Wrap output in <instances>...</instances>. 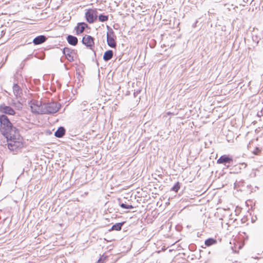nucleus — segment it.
<instances>
[{
	"mask_svg": "<svg viewBox=\"0 0 263 263\" xmlns=\"http://www.w3.org/2000/svg\"><path fill=\"white\" fill-rule=\"evenodd\" d=\"M5 137L7 139L8 147L10 151L15 153L23 147V138L18 131L9 134Z\"/></svg>",
	"mask_w": 263,
	"mask_h": 263,
	"instance_id": "1",
	"label": "nucleus"
},
{
	"mask_svg": "<svg viewBox=\"0 0 263 263\" xmlns=\"http://www.w3.org/2000/svg\"><path fill=\"white\" fill-rule=\"evenodd\" d=\"M0 129L5 136L17 131L15 127L12 126L11 123L5 115L0 116Z\"/></svg>",
	"mask_w": 263,
	"mask_h": 263,
	"instance_id": "2",
	"label": "nucleus"
},
{
	"mask_svg": "<svg viewBox=\"0 0 263 263\" xmlns=\"http://www.w3.org/2000/svg\"><path fill=\"white\" fill-rule=\"evenodd\" d=\"M60 105L56 102H50L43 104V114L57 112L60 108Z\"/></svg>",
	"mask_w": 263,
	"mask_h": 263,
	"instance_id": "3",
	"label": "nucleus"
},
{
	"mask_svg": "<svg viewBox=\"0 0 263 263\" xmlns=\"http://www.w3.org/2000/svg\"><path fill=\"white\" fill-rule=\"evenodd\" d=\"M108 31L107 32V43L108 45L111 48H115L117 46L115 40L116 36L113 30L109 26H107Z\"/></svg>",
	"mask_w": 263,
	"mask_h": 263,
	"instance_id": "4",
	"label": "nucleus"
},
{
	"mask_svg": "<svg viewBox=\"0 0 263 263\" xmlns=\"http://www.w3.org/2000/svg\"><path fill=\"white\" fill-rule=\"evenodd\" d=\"M30 107L32 112L36 114H43V104L40 101H32L30 103Z\"/></svg>",
	"mask_w": 263,
	"mask_h": 263,
	"instance_id": "5",
	"label": "nucleus"
},
{
	"mask_svg": "<svg viewBox=\"0 0 263 263\" xmlns=\"http://www.w3.org/2000/svg\"><path fill=\"white\" fill-rule=\"evenodd\" d=\"M98 12L96 9H88L85 13V18L87 22L91 24L97 20Z\"/></svg>",
	"mask_w": 263,
	"mask_h": 263,
	"instance_id": "6",
	"label": "nucleus"
},
{
	"mask_svg": "<svg viewBox=\"0 0 263 263\" xmlns=\"http://www.w3.org/2000/svg\"><path fill=\"white\" fill-rule=\"evenodd\" d=\"M82 42L87 47L91 48L94 46V39L90 35H85L83 37Z\"/></svg>",
	"mask_w": 263,
	"mask_h": 263,
	"instance_id": "7",
	"label": "nucleus"
},
{
	"mask_svg": "<svg viewBox=\"0 0 263 263\" xmlns=\"http://www.w3.org/2000/svg\"><path fill=\"white\" fill-rule=\"evenodd\" d=\"M0 111L2 113L13 115L15 114L14 110L10 106L2 104L0 105Z\"/></svg>",
	"mask_w": 263,
	"mask_h": 263,
	"instance_id": "8",
	"label": "nucleus"
},
{
	"mask_svg": "<svg viewBox=\"0 0 263 263\" xmlns=\"http://www.w3.org/2000/svg\"><path fill=\"white\" fill-rule=\"evenodd\" d=\"M233 159L231 157L227 155H223L217 160V163L226 165V163H231Z\"/></svg>",
	"mask_w": 263,
	"mask_h": 263,
	"instance_id": "9",
	"label": "nucleus"
},
{
	"mask_svg": "<svg viewBox=\"0 0 263 263\" xmlns=\"http://www.w3.org/2000/svg\"><path fill=\"white\" fill-rule=\"evenodd\" d=\"M88 27V25L84 23H79L77 26L75 27V30L76 31L77 34H79L83 32L85 29Z\"/></svg>",
	"mask_w": 263,
	"mask_h": 263,
	"instance_id": "10",
	"label": "nucleus"
},
{
	"mask_svg": "<svg viewBox=\"0 0 263 263\" xmlns=\"http://www.w3.org/2000/svg\"><path fill=\"white\" fill-rule=\"evenodd\" d=\"M63 53L68 61H73V55L74 53L73 51L68 48L65 47L63 49Z\"/></svg>",
	"mask_w": 263,
	"mask_h": 263,
	"instance_id": "11",
	"label": "nucleus"
},
{
	"mask_svg": "<svg viewBox=\"0 0 263 263\" xmlns=\"http://www.w3.org/2000/svg\"><path fill=\"white\" fill-rule=\"evenodd\" d=\"M46 39L47 38L45 35H39L33 39V43L35 45H40L45 42Z\"/></svg>",
	"mask_w": 263,
	"mask_h": 263,
	"instance_id": "12",
	"label": "nucleus"
},
{
	"mask_svg": "<svg viewBox=\"0 0 263 263\" xmlns=\"http://www.w3.org/2000/svg\"><path fill=\"white\" fill-rule=\"evenodd\" d=\"M67 41L68 43L72 46H76L78 44V39L73 35H68L67 37Z\"/></svg>",
	"mask_w": 263,
	"mask_h": 263,
	"instance_id": "13",
	"label": "nucleus"
},
{
	"mask_svg": "<svg viewBox=\"0 0 263 263\" xmlns=\"http://www.w3.org/2000/svg\"><path fill=\"white\" fill-rule=\"evenodd\" d=\"M13 93L16 97L21 96L22 94V90L20 87L17 85L14 84L13 87Z\"/></svg>",
	"mask_w": 263,
	"mask_h": 263,
	"instance_id": "14",
	"label": "nucleus"
},
{
	"mask_svg": "<svg viewBox=\"0 0 263 263\" xmlns=\"http://www.w3.org/2000/svg\"><path fill=\"white\" fill-rule=\"evenodd\" d=\"M65 130L63 127H59L58 130L55 132L54 135L57 137L61 138L65 134Z\"/></svg>",
	"mask_w": 263,
	"mask_h": 263,
	"instance_id": "15",
	"label": "nucleus"
},
{
	"mask_svg": "<svg viewBox=\"0 0 263 263\" xmlns=\"http://www.w3.org/2000/svg\"><path fill=\"white\" fill-rule=\"evenodd\" d=\"M113 56V51L109 50L106 51L104 54L103 59L105 61H107L110 60Z\"/></svg>",
	"mask_w": 263,
	"mask_h": 263,
	"instance_id": "16",
	"label": "nucleus"
},
{
	"mask_svg": "<svg viewBox=\"0 0 263 263\" xmlns=\"http://www.w3.org/2000/svg\"><path fill=\"white\" fill-rule=\"evenodd\" d=\"M216 240L213 238H209L205 241V245L209 247L216 243Z\"/></svg>",
	"mask_w": 263,
	"mask_h": 263,
	"instance_id": "17",
	"label": "nucleus"
},
{
	"mask_svg": "<svg viewBox=\"0 0 263 263\" xmlns=\"http://www.w3.org/2000/svg\"><path fill=\"white\" fill-rule=\"evenodd\" d=\"M123 225V223H117L112 226L111 227V230H116L119 231L121 229L122 226Z\"/></svg>",
	"mask_w": 263,
	"mask_h": 263,
	"instance_id": "18",
	"label": "nucleus"
},
{
	"mask_svg": "<svg viewBox=\"0 0 263 263\" xmlns=\"http://www.w3.org/2000/svg\"><path fill=\"white\" fill-rule=\"evenodd\" d=\"M98 19L100 22H104L108 20V15H105L104 14H101L100 15H99Z\"/></svg>",
	"mask_w": 263,
	"mask_h": 263,
	"instance_id": "19",
	"label": "nucleus"
},
{
	"mask_svg": "<svg viewBox=\"0 0 263 263\" xmlns=\"http://www.w3.org/2000/svg\"><path fill=\"white\" fill-rule=\"evenodd\" d=\"M180 189V183L179 182H177L175 185L172 187V190L175 191V192H178L179 189Z\"/></svg>",
	"mask_w": 263,
	"mask_h": 263,
	"instance_id": "20",
	"label": "nucleus"
},
{
	"mask_svg": "<svg viewBox=\"0 0 263 263\" xmlns=\"http://www.w3.org/2000/svg\"><path fill=\"white\" fill-rule=\"evenodd\" d=\"M120 206L122 208L126 209H132L134 208V206H132V205H128V204H126L124 203L121 204Z\"/></svg>",
	"mask_w": 263,
	"mask_h": 263,
	"instance_id": "21",
	"label": "nucleus"
},
{
	"mask_svg": "<svg viewBox=\"0 0 263 263\" xmlns=\"http://www.w3.org/2000/svg\"><path fill=\"white\" fill-rule=\"evenodd\" d=\"M17 107L18 109H20V108H22V104L18 103V105L17 106Z\"/></svg>",
	"mask_w": 263,
	"mask_h": 263,
	"instance_id": "22",
	"label": "nucleus"
},
{
	"mask_svg": "<svg viewBox=\"0 0 263 263\" xmlns=\"http://www.w3.org/2000/svg\"><path fill=\"white\" fill-rule=\"evenodd\" d=\"M261 113L262 114H263V107H262V109H261Z\"/></svg>",
	"mask_w": 263,
	"mask_h": 263,
	"instance_id": "23",
	"label": "nucleus"
},
{
	"mask_svg": "<svg viewBox=\"0 0 263 263\" xmlns=\"http://www.w3.org/2000/svg\"><path fill=\"white\" fill-rule=\"evenodd\" d=\"M253 153H254V154H255V155H257V152H256V151H254Z\"/></svg>",
	"mask_w": 263,
	"mask_h": 263,
	"instance_id": "24",
	"label": "nucleus"
},
{
	"mask_svg": "<svg viewBox=\"0 0 263 263\" xmlns=\"http://www.w3.org/2000/svg\"><path fill=\"white\" fill-rule=\"evenodd\" d=\"M256 150H257V151H259V149H258V148H256Z\"/></svg>",
	"mask_w": 263,
	"mask_h": 263,
	"instance_id": "25",
	"label": "nucleus"
}]
</instances>
